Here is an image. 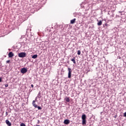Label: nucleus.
I'll list each match as a JSON object with an SVG mask.
<instances>
[{
    "instance_id": "f257e3e1",
    "label": "nucleus",
    "mask_w": 126,
    "mask_h": 126,
    "mask_svg": "<svg viewBox=\"0 0 126 126\" xmlns=\"http://www.w3.org/2000/svg\"><path fill=\"white\" fill-rule=\"evenodd\" d=\"M86 115L85 114H83L82 116V125H86Z\"/></svg>"
},
{
    "instance_id": "f03ea898",
    "label": "nucleus",
    "mask_w": 126,
    "mask_h": 126,
    "mask_svg": "<svg viewBox=\"0 0 126 126\" xmlns=\"http://www.w3.org/2000/svg\"><path fill=\"white\" fill-rule=\"evenodd\" d=\"M18 57L19 58H25L26 57V53L22 52L18 54Z\"/></svg>"
},
{
    "instance_id": "7ed1b4c3",
    "label": "nucleus",
    "mask_w": 126,
    "mask_h": 126,
    "mask_svg": "<svg viewBox=\"0 0 126 126\" xmlns=\"http://www.w3.org/2000/svg\"><path fill=\"white\" fill-rule=\"evenodd\" d=\"M68 78H71V72H72V70L70 68H68Z\"/></svg>"
},
{
    "instance_id": "20e7f679",
    "label": "nucleus",
    "mask_w": 126,
    "mask_h": 126,
    "mask_svg": "<svg viewBox=\"0 0 126 126\" xmlns=\"http://www.w3.org/2000/svg\"><path fill=\"white\" fill-rule=\"evenodd\" d=\"M21 73L24 74V73H26L27 72V69L26 68H23L21 70Z\"/></svg>"
},
{
    "instance_id": "39448f33",
    "label": "nucleus",
    "mask_w": 126,
    "mask_h": 126,
    "mask_svg": "<svg viewBox=\"0 0 126 126\" xmlns=\"http://www.w3.org/2000/svg\"><path fill=\"white\" fill-rule=\"evenodd\" d=\"M8 56L9 58H13V57H14V54L12 52H10Z\"/></svg>"
},
{
    "instance_id": "423d86ee",
    "label": "nucleus",
    "mask_w": 126,
    "mask_h": 126,
    "mask_svg": "<svg viewBox=\"0 0 126 126\" xmlns=\"http://www.w3.org/2000/svg\"><path fill=\"white\" fill-rule=\"evenodd\" d=\"M70 122L69 120L66 119L64 121L63 123L64 124V125H68V124H69Z\"/></svg>"
},
{
    "instance_id": "0eeeda50",
    "label": "nucleus",
    "mask_w": 126,
    "mask_h": 126,
    "mask_svg": "<svg viewBox=\"0 0 126 126\" xmlns=\"http://www.w3.org/2000/svg\"><path fill=\"white\" fill-rule=\"evenodd\" d=\"M5 123L8 126H11V123L9 122V121H8V120H6L5 121Z\"/></svg>"
},
{
    "instance_id": "6e6552de",
    "label": "nucleus",
    "mask_w": 126,
    "mask_h": 126,
    "mask_svg": "<svg viewBox=\"0 0 126 126\" xmlns=\"http://www.w3.org/2000/svg\"><path fill=\"white\" fill-rule=\"evenodd\" d=\"M76 21V19L74 18L73 20H71L70 21V24H74L75 23V21Z\"/></svg>"
},
{
    "instance_id": "1a4fd4ad",
    "label": "nucleus",
    "mask_w": 126,
    "mask_h": 126,
    "mask_svg": "<svg viewBox=\"0 0 126 126\" xmlns=\"http://www.w3.org/2000/svg\"><path fill=\"white\" fill-rule=\"evenodd\" d=\"M32 105L33 106V107H34V108H37L38 107V105H37V104L35 103V100H33Z\"/></svg>"
},
{
    "instance_id": "9d476101",
    "label": "nucleus",
    "mask_w": 126,
    "mask_h": 126,
    "mask_svg": "<svg viewBox=\"0 0 126 126\" xmlns=\"http://www.w3.org/2000/svg\"><path fill=\"white\" fill-rule=\"evenodd\" d=\"M64 100L66 101V102H69V101H70V100L69 99V97H66L65 98H64Z\"/></svg>"
},
{
    "instance_id": "9b49d317",
    "label": "nucleus",
    "mask_w": 126,
    "mask_h": 126,
    "mask_svg": "<svg viewBox=\"0 0 126 126\" xmlns=\"http://www.w3.org/2000/svg\"><path fill=\"white\" fill-rule=\"evenodd\" d=\"M71 62H73V63H76V62H75V57H73L72 59L71 60Z\"/></svg>"
},
{
    "instance_id": "f8f14e48",
    "label": "nucleus",
    "mask_w": 126,
    "mask_h": 126,
    "mask_svg": "<svg viewBox=\"0 0 126 126\" xmlns=\"http://www.w3.org/2000/svg\"><path fill=\"white\" fill-rule=\"evenodd\" d=\"M38 57V55H34L32 56V59H36V58Z\"/></svg>"
},
{
    "instance_id": "ddd939ff",
    "label": "nucleus",
    "mask_w": 126,
    "mask_h": 126,
    "mask_svg": "<svg viewBox=\"0 0 126 126\" xmlns=\"http://www.w3.org/2000/svg\"><path fill=\"white\" fill-rule=\"evenodd\" d=\"M102 24V21H100L99 22H98L97 23V25H98V26H101V25Z\"/></svg>"
},
{
    "instance_id": "4468645a",
    "label": "nucleus",
    "mask_w": 126,
    "mask_h": 126,
    "mask_svg": "<svg viewBox=\"0 0 126 126\" xmlns=\"http://www.w3.org/2000/svg\"><path fill=\"white\" fill-rule=\"evenodd\" d=\"M78 55L79 56L81 54V51L80 50H78L77 52Z\"/></svg>"
},
{
    "instance_id": "2eb2a0df",
    "label": "nucleus",
    "mask_w": 126,
    "mask_h": 126,
    "mask_svg": "<svg viewBox=\"0 0 126 126\" xmlns=\"http://www.w3.org/2000/svg\"><path fill=\"white\" fill-rule=\"evenodd\" d=\"M20 126H26V125L24 123H21Z\"/></svg>"
},
{
    "instance_id": "dca6fc26",
    "label": "nucleus",
    "mask_w": 126,
    "mask_h": 126,
    "mask_svg": "<svg viewBox=\"0 0 126 126\" xmlns=\"http://www.w3.org/2000/svg\"><path fill=\"white\" fill-rule=\"evenodd\" d=\"M37 108H38V110H42V108L40 106H37Z\"/></svg>"
},
{
    "instance_id": "f3484780",
    "label": "nucleus",
    "mask_w": 126,
    "mask_h": 126,
    "mask_svg": "<svg viewBox=\"0 0 126 126\" xmlns=\"http://www.w3.org/2000/svg\"><path fill=\"white\" fill-rule=\"evenodd\" d=\"M7 63H10V60H8L6 61Z\"/></svg>"
},
{
    "instance_id": "a211bd4d",
    "label": "nucleus",
    "mask_w": 126,
    "mask_h": 126,
    "mask_svg": "<svg viewBox=\"0 0 126 126\" xmlns=\"http://www.w3.org/2000/svg\"><path fill=\"white\" fill-rule=\"evenodd\" d=\"M31 87H32V88H34V85L33 84H32Z\"/></svg>"
},
{
    "instance_id": "6ab92c4d",
    "label": "nucleus",
    "mask_w": 126,
    "mask_h": 126,
    "mask_svg": "<svg viewBox=\"0 0 126 126\" xmlns=\"http://www.w3.org/2000/svg\"><path fill=\"white\" fill-rule=\"evenodd\" d=\"M5 87H8V84H6L5 85Z\"/></svg>"
},
{
    "instance_id": "aec40b11",
    "label": "nucleus",
    "mask_w": 126,
    "mask_h": 126,
    "mask_svg": "<svg viewBox=\"0 0 126 126\" xmlns=\"http://www.w3.org/2000/svg\"><path fill=\"white\" fill-rule=\"evenodd\" d=\"M124 117H126V112H125L124 114Z\"/></svg>"
},
{
    "instance_id": "412c9836",
    "label": "nucleus",
    "mask_w": 126,
    "mask_h": 126,
    "mask_svg": "<svg viewBox=\"0 0 126 126\" xmlns=\"http://www.w3.org/2000/svg\"><path fill=\"white\" fill-rule=\"evenodd\" d=\"M117 117H118V115H116L114 117L115 119H117Z\"/></svg>"
},
{
    "instance_id": "4be33fe9",
    "label": "nucleus",
    "mask_w": 126,
    "mask_h": 126,
    "mask_svg": "<svg viewBox=\"0 0 126 126\" xmlns=\"http://www.w3.org/2000/svg\"><path fill=\"white\" fill-rule=\"evenodd\" d=\"M2 78H0V82H1V81H2Z\"/></svg>"
}]
</instances>
